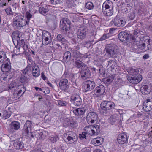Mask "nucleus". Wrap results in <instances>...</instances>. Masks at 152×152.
Instances as JSON below:
<instances>
[{"label":"nucleus","mask_w":152,"mask_h":152,"mask_svg":"<svg viewBox=\"0 0 152 152\" xmlns=\"http://www.w3.org/2000/svg\"><path fill=\"white\" fill-rule=\"evenodd\" d=\"M108 38V35L107 34H104L103 36L101 37L100 39V40H104Z\"/></svg>","instance_id":"49"},{"label":"nucleus","mask_w":152,"mask_h":152,"mask_svg":"<svg viewBox=\"0 0 152 152\" xmlns=\"http://www.w3.org/2000/svg\"><path fill=\"white\" fill-rule=\"evenodd\" d=\"M50 34L46 31H43L42 32V42L43 45H46L50 43Z\"/></svg>","instance_id":"10"},{"label":"nucleus","mask_w":152,"mask_h":152,"mask_svg":"<svg viewBox=\"0 0 152 152\" xmlns=\"http://www.w3.org/2000/svg\"><path fill=\"white\" fill-rule=\"evenodd\" d=\"M32 123L30 121H27L24 125L23 130V134L25 136L28 135V133L31 130Z\"/></svg>","instance_id":"12"},{"label":"nucleus","mask_w":152,"mask_h":152,"mask_svg":"<svg viewBox=\"0 0 152 152\" xmlns=\"http://www.w3.org/2000/svg\"><path fill=\"white\" fill-rule=\"evenodd\" d=\"M115 107V104L112 102L105 101L100 104V107L103 112L106 113L108 111L114 109Z\"/></svg>","instance_id":"7"},{"label":"nucleus","mask_w":152,"mask_h":152,"mask_svg":"<svg viewBox=\"0 0 152 152\" xmlns=\"http://www.w3.org/2000/svg\"><path fill=\"white\" fill-rule=\"evenodd\" d=\"M149 58V56L147 54H145L143 56V58L144 59H147Z\"/></svg>","instance_id":"58"},{"label":"nucleus","mask_w":152,"mask_h":152,"mask_svg":"<svg viewBox=\"0 0 152 152\" xmlns=\"http://www.w3.org/2000/svg\"><path fill=\"white\" fill-rule=\"evenodd\" d=\"M86 132H83L82 134H79L80 138L81 139L86 138Z\"/></svg>","instance_id":"48"},{"label":"nucleus","mask_w":152,"mask_h":152,"mask_svg":"<svg viewBox=\"0 0 152 152\" xmlns=\"http://www.w3.org/2000/svg\"><path fill=\"white\" fill-rule=\"evenodd\" d=\"M64 140L67 143L72 144L77 141V137L75 133L70 132L67 134H64Z\"/></svg>","instance_id":"6"},{"label":"nucleus","mask_w":152,"mask_h":152,"mask_svg":"<svg viewBox=\"0 0 152 152\" xmlns=\"http://www.w3.org/2000/svg\"><path fill=\"white\" fill-rule=\"evenodd\" d=\"M108 65L111 67V69H114V67L116 66V62L114 61L110 60L108 62Z\"/></svg>","instance_id":"36"},{"label":"nucleus","mask_w":152,"mask_h":152,"mask_svg":"<svg viewBox=\"0 0 152 152\" xmlns=\"http://www.w3.org/2000/svg\"><path fill=\"white\" fill-rule=\"evenodd\" d=\"M20 81L24 84L27 83L28 81V79L25 76H22L20 79Z\"/></svg>","instance_id":"37"},{"label":"nucleus","mask_w":152,"mask_h":152,"mask_svg":"<svg viewBox=\"0 0 152 152\" xmlns=\"http://www.w3.org/2000/svg\"><path fill=\"white\" fill-rule=\"evenodd\" d=\"M61 2V0H50V2L53 5L60 4Z\"/></svg>","instance_id":"45"},{"label":"nucleus","mask_w":152,"mask_h":152,"mask_svg":"<svg viewBox=\"0 0 152 152\" xmlns=\"http://www.w3.org/2000/svg\"><path fill=\"white\" fill-rule=\"evenodd\" d=\"M32 74L34 77H37L40 75V71L39 68L37 66H35L32 67Z\"/></svg>","instance_id":"29"},{"label":"nucleus","mask_w":152,"mask_h":152,"mask_svg":"<svg viewBox=\"0 0 152 152\" xmlns=\"http://www.w3.org/2000/svg\"><path fill=\"white\" fill-rule=\"evenodd\" d=\"M130 15H131V14H130ZM131 15L132 16L131 17L130 16V18L131 20H133L134 19V15L133 14H132Z\"/></svg>","instance_id":"61"},{"label":"nucleus","mask_w":152,"mask_h":152,"mask_svg":"<svg viewBox=\"0 0 152 152\" xmlns=\"http://www.w3.org/2000/svg\"><path fill=\"white\" fill-rule=\"evenodd\" d=\"M110 3H111L112 2L108 0L105 1L103 4L102 11L103 14L107 16H111L113 12V6L107 4Z\"/></svg>","instance_id":"5"},{"label":"nucleus","mask_w":152,"mask_h":152,"mask_svg":"<svg viewBox=\"0 0 152 152\" xmlns=\"http://www.w3.org/2000/svg\"><path fill=\"white\" fill-rule=\"evenodd\" d=\"M25 16L27 18V21H28V23L32 17V15L28 12H26Z\"/></svg>","instance_id":"44"},{"label":"nucleus","mask_w":152,"mask_h":152,"mask_svg":"<svg viewBox=\"0 0 152 152\" xmlns=\"http://www.w3.org/2000/svg\"><path fill=\"white\" fill-rule=\"evenodd\" d=\"M141 114L140 113H139L137 114V117H140L141 115Z\"/></svg>","instance_id":"63"},{"label":"nucleus","mask_w":152,"mask_h":152,"mask_svg":"<svg viewBox=\"0 0 152 152\" xmlns=\"http://www.w3.org/2000/svg\"><path fill=\"white\" fill-rule=\"evenodd\" d=\"M71 56V53L69 51L65 52L64 55V60L65 61L69 59Z\"/></svg>","instance_id":"35"},{"label":"nucleus","mask_w":152,"mask_h":152,"mask_svg":"<svg viewBox=\"0 0 152 152\" xmlns=\"http://www.w3.org/2000/svg\"><path fill=\"white\" fill-rule=\"evenodd\" d=\"M87 30L84 27H81L78 30L77 33V37L79 39L83 40L86 36Z\"/></svg>","instance_id":"14"},{"label":"nucleus","mask_w":152,"mask_h":152,"mask_svg":"<svg viewBox=\"0 0 152 152\" xmlns=\"http://www.w3.org/2000/svg\"><path fill=\"white\" fill-rule=\"evenodd\" d=\"M64 125L66 126H70L72 127H74L76 125V123L72 120L69 119H66L64 121Z\"/></svg>","instance_id":"25"},{"label":"nucleus","mask_w":152,"mask_h":152,"mask_svg":"<svg viewBox=\"0 0 152 152\" xmlns=\"http://www.w3.org/2000/svg\"><path fill=\"white\" fill-rule=\"evenodd\" d=\"M69 20L66 18H63L60 21L61 28L66 31L68 30L69 26Z\"/></svg>","instance_id":"18"},{"label":"nucleus","mask_w":152,"mask_h":152,"mask_svg":"<svg viewBox=\"0 0 152 152\" xmlns=\"http://www.w3.org/2000/svg\"><path fill=\"white\" fill-rule=\"evenodd\" d=\"M19 34H14L12 35V38L14 42V44L15 45V48L18 50L20 49L21 46L23 47L25 45V43L23 39L20 38L19 37Z\"/></svg>","instance_id":"8"},{"label":"nucleus","mask_w":152,"mask_h":152,"mask_svg":"<svg viewBox=\"0 0 152 152\" xmlns=\"http://www.w3.org/2000/svg\"><path fill=\"white\" fill-rule=\"evenodd\" d=\"M127 71L129 75L127 77V79L130 83L133 84H137L142 80V76L139 74V71L138 69L129 67L127 69Z\"/></svg>","instance_id":"1"},{"label":"nucleus","mask_w":152,"mask_h":152,"mask_svg":"<svg viewBox=\"0 0 152 152\" xmlns=\"http://www.w3.org/2000/svg\"><path fill=\"white\" fill-rule=\"evenodd\" d=\"M58 103L61 106H66V102L65 101L59 100L58 101Z\"/></svg>","instance_id":"47"},{"label":"nucleus","mask_w":152,"mask_h":152,"mask_svg":"<svg viewBox=\"0 0 152 152\" xmlns=\"http://www.w3.org/2000/svg\"><path fill=\"white\" fill-rule=\"evenodd\" d=\"M130 38H131L133 40H135V37H136V36H133L132 35H129Z\"/></svg>","instance_id":"59"},{"label":"nucleus","mask_w":152,"mask_h":152,"mask_svg":"<svg viewBox=\"0 0 152 152\" xmlns=\"http://www.w3.org/2000/svg\"><path fill=\"white\" fill-rule=\"evenodd\" d=\"M71 101L76 106H79L81 105L82 100L80 96L77 94H73L71 98Z\"/></svg>","instance_id":"11"},{"label":"nucleus","mask_w":152,"mask_h":152,"mask_svg":"<svg viewBox=\"0 0 152 152\" xmlns=\"http://www.w3.org/2000/svg\"><path fill=\"white\" fill-rule=\"evenodd\" d=\"M68 83V80L66 79L61 80L59 82V86L61 89L65 90L67 88V84Z\"/></svg>","instance_id":"27"},{"label":"nucleus","mask_w":152,"mask_h":152,"mask_svg":"<svg viewBox=\"0 0 152 152\" xmlns=\"http://www.w3.org/2000/svg\"><path fill=\"white\" fill-rule=\"evenodd\" d=\"M14 142L13 144L14 146L16 149H21L23 148V143L19 141L18 139L14 140Z\"/></svg>","instance_id":"30"},{"label":"nucleus","mask_w":152,"mask_h":152,"mask_svg":"<svg viewBox=\"0 0 152 152\" xmlns=\"http://www.w3.org/2000/svg\"><path fill=\"white\" fill-rule=\"evenodd\" d=\"M11 69V66L10 60L8 62H5L2 64L1 67L2 71L4 72H7L9 71Z\"/></svg>","instance_id":"22"},{"label":"nucleus","mask_w":152,"mask_h":152,"mask_svg":"<svg viewBox=\"0 0 152 152\" xmlns=\"http://www.w3.org/2000/svg\"><path fill=\"white\" fill-rule=\"evenodd\" d=\"M42 78L44 80H45L46 77L45 76V75H44V74L43 72H42L41 73V76Z\"/></svg>","instance_id":"53"},{"label":"nucleus","mask_w":152,"mask_h":152,"mask_svg":"<svg viewBox=\"0 0 152 152\" xmlns=\"http://www.w3.org/2000/svg\"><path fill=\"white\" fill-rule=\"evenodd\" d=\"M10 126L12 130H18L20 128V124L18 121H13L11 123Z\"/></svg>","instance_id":"26"},{"label":"nucleus","mask_w":152,"mask_h":152,"mask_svg":"<svg viewBox=\"0 0 152 152\" xmlns=\"http://www.w3.org/2000/svg\"><path fill=\"white\" fill-rule=\"evenodd\" d=\"M105 50L109 57H116L119 52L117 46L115 44L108 45L106 47Z\"/></svg>","instance_id":"3"},{"label":"nucleus","mask_w":152,"mask_h":152,"mask_svg":"<svg viewBox=\"0 0 152 152\" xmlns=\"http://www.w3.org/2000/svg\"><path fill=\"white\" fill-rule=\"evenodd\" d=\"M93 152H104V151L99 149H97L95 150Z\"/></svg>","instance_id":"56"},{"label":"nucleus","mask_w":152,"mask_h":152,"mask_svg":"<svg viewBox=\"0 0 152 152\" xmlns=\"http://www.w3.org/2000/svg\"><path fill=\"white\" fill-rule=\"evenodd\" d=\"M98 118V115L96 113L91 112L87 115L86 119L88 124H94L97 121Z\"/></svg>","instance_id":"9"},{"label":"nucleus","mask_w":152,"mask_h":152,"mask_svg":"<svg viewBox=\"0 0 152 152\" xmlns=\"http://www.w3.org/2000/svg\"><path fill=\"white\" fill-rule=\"evenodd\" d=\"M10 59L6 56V53L3 51H0V64L5 62H8Z\"/></svg>","instance_id":"23"},{"label":"nucleus","mask_w":152,"mask_h":152,"mask_svg":"<svg viewBox=\"0 0 152 152\" xmlns=\"http://www.w3.org/2000/svg\"><path fill=\"white\" fill-rule=\"evenodd\" d=\"M76 66L78 68L83 67L84 64L79 60H77L75 61Z\"/></svg>","instance_id":"40"},{"label":"nucleus","mask_w":152,"mask_h":152,"mask_svg":"<svg viewBox=\"0 0 152 152\" xmlns=\"http://www.w3.org/2000/svg\"><path fill=\"white\" fill-rule=\"evenodd\" d=\"M28 24L24 16L20 15L13 19V26L15 28L23 27Z\"/></svg>","instance_id":"2"},{"label":"nucleus","mask_w":152,"mask_h":152,"mask_svg":"<svg viewBox=\"0 0 152 152\" xmlns=\"http://www.w3.org/2000/svg\"><path fill=\"white\" fill-rule=\"evenodd\" d=\"M47 84L49 86L52 87H53V85L49 82H48Z\"/></svg>","instance_id":"62"},{"label":"nucleus","mask_w":152,"mask_h":152,"mask_svg":"<svg viewBox=\"0 0 152 152\" xmlns=\"http://www.w3.org/2000/svg\"><path fill=\"white\" fill-rule=\"evenodd\" d=\"M81 76L82 79H86L90 76V74L88 71L86 72L84 70L82 71L81 72Z\"/></svg>","instance_id":"34"},{"label":"nucleus","mask_w":152,"mask_h":152,"mask_svg":"<svg viewBox=\"0 0 152 152\" xmlns=\"http://www.w3.org/2000/svg\"><path fill=\"white\" fill-rule=\"evenodd\" d=\"M10 108H8L3 111V117L5 119L9 118L11 115V111L10 110Z\"/></svg>","instance_id":"31"},{"label":"nucleus","mask_w":152,"mask_h":152,"mask_svg":"<svg viewBox=\"0 0 152 152\" xmlns=\"http://www.w3.org/2000/svg\"><path fill=\"white\" fill-rule=\"evenodd\" d=\"M16 49H15L14 50V54L12 55V57L16 58V56H18L20 54L19 53V49L18 50L17 48H16Z\"/></svg>","instance_id":"42"},{"label":"nucleus","mask_w":152,"mask_h":152,"mask_svg":"<svg viewBox=\"0 0 152 152\" xmlns=\"http://www.w3.org/2000/svg\"><path fill=\"white\" fill-rule=\"evenodd\" d=\"M104 141V138L102 137H98L93 139L91 142L92 144L95 146H98L101 145Z\"/></svg>","instance_id":"20"},{"label":"nucleus","mask_w":152,"mask_h":152,"mask_svg":"<svg viewBox=\"0 0 152 152\" xmlns=\"http://www.w3.org/2000/svg\"><path fill=\"white\" fill-rule=\"evenodd\" d=\"M128 140V137L126 134L124 133H121L118 136L117 138V141L118 143L121 144H124Z\"/></svg>","instance_id":"16"},{"label":"nucleus","mask_w":152,"mask_h":152,"mask_svg":"<svg viewBox=\"0 0 152 152\" xmlns=\"http://www.w3.org/2000/svg\"><path fill=\"white\" fill-rule=\"evenodd\" d=\"M48 7L45 5H41L39 7V12L41 14L45 15L48 11Z\"/></svg>","instance_id":"28"},{"label":"nucleus","mask_w":152,"mask_h":152,"mask_svg":"<svg viewBox=\"0 0 152 152\" xmlns=\"http://www.w3.org/2000/svg\"><path fill=\"white\" fill-rule=\"evenodd\" d=\"M34 88L35 89V90L37 91H42V89L41 88H39L38 87H35Z\"/></svg>","instance_id":"57"},{"label":"nucleus","mask_w":152,"mask_h":152,"mask_svg":"<svg viewBox=\"0 0 152 152\" xmlns=\"http://www.w3.org/2000/svg\"><path fill=\"white\" fill-rule=\"evenodd\" d=\"M95 86L94 81L88 80L84 83V89L86 91H89L93 89Z\"/></svg>","instance_id":"15"},{"label":"nucleus","mask_w":152,"mask_h":152,"mask_svg":"<svg viewBox=\"0 0 152 152\" xmlns=\"http://www.w3.org/2000/svg\"><path fill=\"white\" fill-rule=\"evenodd\" d=\"M114 24L118 27L124 26L126 24V22L121 18H115L113 21Z\"/></svg>","instance_id":"19"},{"label":"nucleus","mask_w":152,"mask_h":152,"mask_svg":"<svg viewBox=\"0 0 152 152\" xmlns=\"http://www.w3.org/2000/svg\"><path fill=\"white\" fill-rule=\"evenodd\" d=\"M95 94L97 96L102 95L105 92V89L104 86L101 85L97 87L95 90Z\"/></svg>","instance_id":"21"},{"label":"nucleus","mask_w":152,"mask_h":152,"mask_svg":"<svg viewBox=\"0 0 152 152\" xmlns=\"http://www.w3.org/2000/svg\"><path fill=\"white\" fill-rule=\"evenodd\" d=\"M86 7L88 9L91 10L93 8L94 5L92 2H88L86 4Z\"/></svg>","instance_id":"38"},{"label":"nucleus","mask_w":152,"mask_h":152,"mask_svg":"<svg viewBox=\"0 0 152 152\" xmlns=\"http://www.w3.org/2000/svg\"><path fill=\"white\" fill-rule=\"evenodd\" d=\"M143 108L145 111H149L152 110V102L149 99L145 101L143 103Z\"/></svg>","instance_id":"17"},{"label":"nucleus","mask_w":152,"mask_h":152,"mask_svg":"<svg viewBox=\"0 0 152 152\" xmlns=\"http://www.w3.org/2000/svg\"><path fill=\"white\" fill-rule=\"evenodd\" d=\"M84 130L89 135L92 136L97 135L100 132V126L98 125H89L85 127Z\"/></svg>","instance_id":"4"},{"label":"nucleus","mask_w":152,"mask_h":152,"mask_svg":"<svg viewBox=\"0 0 152 152\" xmlns=\"http://www.w3.org/2000/svg\"><path fill=\"white\" fill-rule=\"evenodd\" d=\"M119 39L122 42L127 43L130 39L129 35L124 31L121 32L118 34Z\"/></svg>","instance_id":"13"},{"label":"nucleus","mask_w":152,"mask_h":152,"mask_svg":"<svg viewBox=\"0 0 152 152\" xmlns=\"http://www.w3.org/2000/svg\"><path fill=\"white\" fill-rule=\"evenodd\" d=\"M138 33H139L138 31L137 30H136L134 31L133 34L134 36H136V37H137V35Z\"/></svg>","instance_id":"54"},{"label":"nucleus","mask_w":152,"mask_h":152,"mask_svg":"<svg viewBox=\"0 0 152 152\" xmlns=\"http://www.w3.org/2000/svg\"><path fill=\"white\" fill-rule=\"evenodd\" d=\"M57 39L59 41H63L64 39H63L62 36L61 34L58 35L57 37Z\"/></svg>","instance_id":"50"},{"label":"nucleus","mask_w":152,"mask_h":152,"mask_svg":"<svg viewBox=\"0 0 152 152\" xmlns=\"http://www.w3.org/2000/svg\"><path fill=\"white\" fill-rule=\"evenodd\" d=\"M22 92V91L21 90H20L18 92L17 94V96H18V97H20L23 94L24 92H23V93L22 94L21 93Z\"/></svg>","instance_id":"52"},{"label":"nucleus","mask_w":152,"mask_h":152,"mask_svg":"<svg viewBox=\"0 0 152 152\" xmlns=\"http://www.w3.org/2000/svg\"><path fill=\"white\" fill-rule=\"evenodd\" d=\"M135 43L139 48H141L142 49H143L146 45L143 41L140 39L139 40H137Z\"/></svg>","instance_id":"32"},{"label":"nucleus","mask_w":152,"mask_h":152,"mask_svg":"<svg viewBox=\"0 0 152 152\" xmlns=\"http://www.w3.org/2000/svg\"><path fill=\"white\" fill-rule=\"evenodd\" d=\"M86 109L84 107L76 109L73 110V113L76 115H81L85 113Z\"/></svg>","instance_id":"24"},{"label":"nucleus","mask_w":152,"mask_h":152,"mask_svg":"<svg viewBox=\"0 0 152 152\" xmlns=\"http://www.w3.org/2000/svg\"><path fill=\"white\" fill-rule=\"evenodd\" d=\"M131 7L129 6H126L124 8L122 9V11L124 13H126L130 12L131 11Z\"/></svg>","instance_id":"39"},{"label":"nucleus","mask_w":152,"mask_h":152,"mask_svg":"<svg viewBox=\"0 0 152 152\" xmlns=\"http://www.w3.org/2000/svg\"><path fill=\"white\" fill-rule=\"evenodd\" d=\"M17 83L15 82H12L10 84L8 87V90L12 89V88H14L16 86Z\"/></svg>","instance_id":"43"},{"label":"nucleus","mask_w":152,"mask_h":152,"mask_svg":"<svg viewBox=\"0 0 152 152\" xmlns=\"http://www.w3.org/2000/svg\"><path fill=\"white\" fill-rule=\"evenodd\" d=\"M79 49L80 48L78 46H76L74 47L73 48V50L75 51H77L79 50Z\"/></svg>","instance_id":"55"},{"label":"nucleus","mask_w":152,"mask_h":152,"mask_svg":"<svg viewBox=\"0 0 152 152\" xmlns=\"http://www.w3.org/2000/svg\"><path fill=\"white\" fill-rule=\"evenodd\" d=\"M37 152H42L41 150H39V151H37Z\"/></svg>","instance_id":"64"},{"label":"nucleus","mask_w":152,"mask_h":152,"mask_svg":"<svg viewBox=\"0 0 152 152\" xmlns=\"http://www.w3.org/2000/svg\"><path fill=\"white\" fill-rule=\"evenodd\" d=\"M31 66L29 65L27 66V67L23 70V72L24 74H26L28 72H31Z\"/></svg>","instance_id":"41"},{"label":"nucleus","mask_w":152,"mask_h":152,"mask_svg":"<svg viewBox=\"0 0 152 152\" xmlns=\"http://www.w3.org/2000/svg\"><path fill=\"white\" fill-rule=\"evenodd\" d=\"M5 11L7 14L8 15H12V12L11 9L10 7L6 9L5 10Z\"/></svg>","instance_id":"46"},{"label":"nucleus","mask_w":152,"mask_h":152,"mask_svg":"<svg viewBox=\"0 0 152 152\" xmlns=\"http://www.w3.org/2000/svg\"><path fill=\"white\" fill-rule=\"evenodd\" d=\"M73 2L74 1L73 0H71L70 1H69V0H67L66 1V3L69 5V6L70 7L72 6V4Z\"/></svg>","instance_id":"51"},{"label":"nucleus","mask_w":152,"mask_h":152,"mask_svg":"<svg viewBox=\"0 0 152 152\" xmlns=\"http://www.w3.org/2000/svg\"><path fill=\"white\" fill-rule=\"evenodd\" d=\"M49 139L51 142L54 143L58 140L59 138L57 135L56 134H54L49 136Z\"/></svg>","instance_id":"33"},{"label":"nucleus","mask_w":152,"mask_h":152,"mask_svg":"<svg viewBox=\"0 0 152 152\" xmlns=\"http://www.w3.org/2000/svg\"><path fill=\"white\" fill-rule=\"evenodd\" d=\"M113 80L112 78H107L106 79V81L107 82H110Z\"/></svg>","instance_id":"60"}]
</instances>
